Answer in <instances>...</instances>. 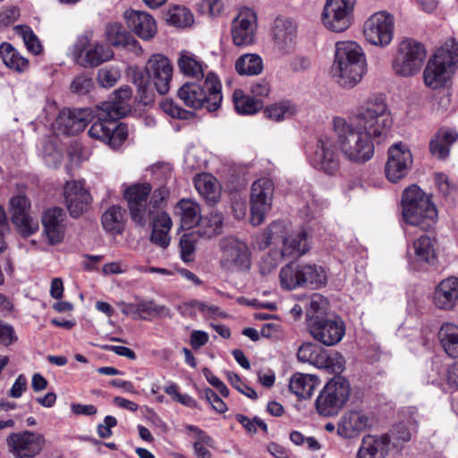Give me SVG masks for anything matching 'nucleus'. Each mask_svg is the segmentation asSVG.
Segmentation results:
<instances>
[{
    "label": "nucleus",
    "instance_id": "obj_1",
    "mask_svg": "<svg viewBox=\"0 0 458 458\" xmlns=\"http://www.w3.org/2000/svg\"><path fill=\"white\" fill-rule=\"evenodd\" d=\"M393 120L387 105L380 98L367 99L349 118L335 116L332 131L344 157L354 164L369 161L375 153V143L387 136Z\"/></svg>",
    "mask_w": 458,
    "mask_h": 458
},
{
    "label": "nucleus",
    "instance_id": "obj_2",
    "mask_svg": "<svg viewBox=\"0 0 458 458\" xmlns=\"http://www.w3.org/2000/svg\"><path fill=\"white\" fill-rule=\"evenodd\" d=\"M177 96L188 107L215 112L223 100L222 84L214 72H208L203 83L185 82L177 90Z\"/></svg>",
    "mask_w": 458,
    "mask_h": 458
},
{
    "label": "nucleus",
    "instance_id": "obj_3",
    "mask_svg": "<svg viewBox=\"0 0 458 458\" xmlns=\"http://www.w3.org/2000/svg\"><path fill=\"white\" fill-rule=\"evenodd\" d=\"M403 217L405 223L422 231L432 229L438 219L436 206L420 188L412 185L403 193Z\"/></svg>",
    "mask_w": 458,
    "mask_h": 458
},
{
    "label": "nucleus",
    "instance_id": "obj_4",
    "mask_svg": "<svg viewBox=\"0 0 458 458\" xmlns=\"http://www.w3.org/2000/svg\"><path fill=\"white\" fill-rule=\"evenodd\" d=\"M327 275L324 267L317 264L289 263L280 271V283L283 288L293 290L307 287L313 290L327 284Z\"/></svg>",
    "mask_w": 458,
    "mask_h": 458
},
{
    "label": "nucleus",
    "instance_id": "obj_5",
    "mask_svg": "<svg viewBox=\"0 0 458 458\" xmlns=\"http://www.w3.org/2000/svg\"><path fill=\"white\" fill-rule=\"evenodd\" d=\"M350 386L346 379L335 377L328 381L316 399V409L322 416L338 413L348 400Z\"/></svg>",
    "mask_w": 458,
    "mask_h": 458
},
{
    "label": "nucleus",
    "instance_id": "obj_6",
    "mask_svg": "<svg viewBox=\"0 0 458 458\" xmlns=\"http://www.w3.org/2000/svg\"><path fill=\"white\" fill-rule=\"evenodd\" d=\"M220 266L228 272H244L250 267V251L248 245L233 236L220 242Z\"/></svg>",
    "mask_w": 458,
    "mask_h": 458
},
{
    "label": "nucleus",
    "instance_id": "obj_7",
    "mask_svg": "<svg viewBox=\"0 0 458 458\" xmlns=\"http://www.w3.org/2000/svg\"><path fill=\"white\" fill-rule=\"evenodd\" d=\"M151 185L148 182L135 183L127 187L123 191L132 221L140 226H145L152 220L154 210L148 199L151 192Z\"/></svg>",
    "mask_w": 458,
    "mask_h": 458
},
{
    "label": "nucleus",
    "instance_id": "obj_8",
    "mask_svg": "<svg viewBox=\"0 0 458 458\" xmlns=\"http://www.w3.org/2000/svg\"><path fill=\"white\" fill-rule=\"evenodd\" d=\"M275 186L271 179L262 177L255 181L250 191V223L261 225L272 208Z\"/></svg>",
    "mask_w": 458,
    "mask_h": 458
},
{
    "label": "nucleus",
    "instance_id": "obj_9",
    "mask_svg": "<svg viewBox=\"0 0 458 458\" xmlns=\"http://www.w3.org/2000/svg\"><path fill=\"white\" fill-rule=\"evenodd\" d=\"M102 108L98 109V120L92 123L88 134L89 137L108 144L112 148H119L126 140L128 129L124 123L116 124L117 119L111 117L102 118Z\"/></svg>",
    "mask_w": 458,
    "mask_h": 458
},
{
    "label": "nucleus",
    "instance_id": "obj_10",
    "mask_svg": "<svg viewBox=\"0 0 458 458\" xmlns=\"http://www.w3.org/2000/svg\"><path fill=\"white\" fill-rule=\"evenodd\" d=\"M366 59H334L329 75L332 81L344 89H352L366 73Z\"/></svg>",
    "mask_w": 458,
    "mask_h": 458
},
{
    "label": "nucleus",
    "instance_id": "obj_11",
    "mask_svg": "<svg viewBox=\"0 0 458 458\" xmlns=\"http://www.w3.org/2000/svg\"><path fill=\"white\" fill-rule=\"evenodd\" d=\"M335 145V139L327 135L320 136L310 155V165L327 174H335L340 169V157Z\"/></svg>",
    "mask_w": 458,
    "mask_h": 458
},
{
    "label": "nucleus",
    "instance_id": "obj_12",
    "mask_svg": "<svg viewBox=\"0 0 458 458\" xmlns=\"http://www.w3.org/2000/svg\"><path fill=\"white\" fill-rule=\"evenodd\" d=\"M356 0H327L322 13V21L330 30L342 32L352 20Z\"/></svg>",
    "mask_w": 458,
    "mask_h": 458
},
{
    "label": "nucleus",
    "instance_id": "obj_13",
    "mask_svg": "<svg viewBox=\"0 0 458 458\" xmlns=\"http://www.w3.org/2000/svg\"><path fill=\"white\" fill-rule=\"evenodd\" d=\"M394 17L386 12L372 14L364 24V35L367 40L380 47L387 46L393 39Z\"/></svg>",
    "mask_w": 458,
    "mask_h": 458
},
{
    "label": "nucleus",
    "instance_id": "obj_14",
    "mask_svg": "<svg viewBox=\"0 0 458 458\" xmlns=\"http://www.w3.org/2000/svg\"><path fill=\"white\" fill-rule=\"evenodd\" d=\"M388 157L385 165L386 178L392 182H397L405 177L411 167L413 157L408 146L396 142L388 148Z\"/></svg>",
    "mask_w": 458,
    "mask_h": 458
},
{
    "label": "nucleus",
    "instance_id": "obj_15",
    "mask_svg": "<svg viewBox=\"0 0 458 458\" xmlns=\"http://www.w3.org/2000/svg\"><path fill=\"white\" fill-rule=\"evenodd\" d=\"M311 336L327 346L338 344L345 334V325L337 316L325 317L308 326Z\"/></svg>",
    "mask_w": 458,
    "mask_h": 458
},
{
    "label": "nucleus",
    "instance_id": "obj_16",
    "mask_svg": "<svg viewBox=\"0 0 458 458\" xmlns=\"http://www.w3.org/2000/svg\"><path fill=\"white\" fill-rule=\"evenodd\" d=\"M457 69L454 59H428L423 72L425 85L431 89L446 86Z\"/></svg>",
    "mask_w": 458,
    "mask_h": 458
},
{
    "label": "nucleus",
    "instance_id": "obj_17",
    "mask_svg": "<svg viewBox=\"0 0 458 458\" xmlns=\"http://www.w3.org/2000/svg\"><path fill=\"white\" fill-rule=\"evenodd\" d=\"M9 451L16 458H31L37 455L43 444L40 435L30 431L12 433L7 437Z\"/></svg>",
    "mask_w": 458,
    "mask_h": 458
},
{
    "label": "nucleus",
    "instance_id": "obj_18",
    "mask_svg": "<svg viewBox=\"0 0 458 458\" xmlns=\"http://www.w3.org/2000/svg\"><path fill=\"white\" fill-rule=\"evenodd\" d=\"M12 220L23 236H30L38 229V223L29 213L30 202L23 195L10 199Z\"/></svg>",
    "mask_w": 458,
    "mask_h": 458
},
{
    "label": "nucleus",
    "instance_id": "obj_19",
    "mask_svg": "<svg viewBox=\"0 0 458 458\" xmlns=\"http://www.w3.org/2000/svg\"><path fill=\"white\" fill-rule=\"evenodd\" d=\"M89 116V109H64L56 117L55 131L58 134L75 135L84 130Z\"/></svg>",
    "mask_w": 458,
    "mask_h": 458
},
{
    "label": "nucleus",
    "instance_id": "obj_20",
    "mask_svg": "<svg viewBox=\"0 0 458 458\" xmlns=\"http://www.w3.org/2000/svg\"><path fill=\"white\" fill-rule=\"evenodd\" d=\"M296 27L293 22L283 17L275 19L272 28L274 47L279 55H290L294 47Z\"/></svg>",
    "mask_w": 458,
    "mask_h": 458
},
{
    "label": "nucleus",
    "instance_id": "obj_21",
    "mask_svg": "<svg viewBox=\"0 0 458 458\" xmlns=\"http://www.w3.org/2000/svg\"><path fill=\"white\" fill-rule=\"evenodd\" d=\"M257 27V18L251 10L242 11L233 20L232 37L236 46H246L253 42Z\"/></svg>",
    "mask_w": 458,
    "mask_h": 458
},
{
    "label": "nucleus",
    "instance_id": "obj_22",
    "mask_svg": "<svg viewBox=\"0 0 458 458\" xmlns=\"http://www.w3.org/2000/svg\"><path fill=\"white\" fill-rule=\"evenodd\" d=\"M64 194L67 209L72 217H79L88 209L91 201L89 192L80 182H67Z\"/></svg>",
    "mask_w": 458,
    "mask_h": 458
},
{
    "label": "nucleus",
    "instance_id": "obj_23",
    "mask_svg": "<svg viewBox=\"0 0 458 458\" xmlns=\"http://www.w3.org/2000/svg\"><path fill=\"white\" fill-rule=\"evenodd\" d=\"M124 19L127 27L144 40L151 39L157 33L156 21L146 12L127 10L124 12Z\"/></svg>",
    "mask_w": 458,
    "mask_h": 458
},
{
    "label": "nucleus",
    "instance_id": "obj_24",
    "mask_svg": "<svg viewBox=\"0 0 458 458\" xmlns=\"http://www.w3.org/2000/svg\"><path fill=\"white\" fill-rule=\"evenodd\" d=\"M435 244L436 240L426 234L415 239L407 248L410 261L418 265L435 264L437 260Z\"/></svg>",
    "mask_w": 458,
    "mask_h": 458
},
{
    "label": "nucleus",
    "instance_id": "obj_25",
    "mask_svg": "<svg viewBox=\"0 0 458 458\" xmlns=\"http://www.w3.org/2000/svg\"><path fill=\"white\" fill-rule=\"evenodd\" d=\"M106 35L108 41L114 47L123 50L126 54L136 56L143 54L140 42L121 24L114 23L107 26Z\"/></svg>",
    "mask_w": 458,
    "mask_h": 458
},
{
    "label": "nucleus",
    "instance_id": "obj_26",
    "mask_svg": "<svg viewBox=\"0 0 458 458\" xmlns=\"http://www.w3.org/2000/svg\"><path fill=\"white\" fill-rule=\"evenodd\" d=\"M434 305L443 310H453L458 301V277L443 279L433 293Z\"/></svg>",
    "mask_w": 458,
    "mask_h": 458
},
{
    "label": "nucleus",
    "instance_id": "obj_27",
    "mask_svg": "<svg viewBox=\"0 0 458 458\" xmlns=\"http://www.w3.org/2000/svg\"><path fill=\"white\" fill-rule=\"evenodd\" d=\"M131 97V89L130 87H121L119 89L115 90L113 97L101 104V117L119 119L124 116L131 110V105L129 103Z\"/></svg>",
    "mask_w": 458,
    "mask_h": 458
},
{
    "label": "nucleus",
    "instance_id": "obj_28",
    "mask_svg": "<svg viewBox=\"0 0 458 458\" xmlns=\"http://www.w3.org/2000/svg\"><path fill=\"white\" fill-rule=\"evenodd\" d=\"M64 216L63 210L59 208H54L44 212L41 220L44 233L49 244L54 245L63 241L64 237Z\"/></svg>",
    "mask_w": 458,
    "mask_h": 458
},
{
    "label": "nucleus",
    "instance_id": "obj_29",
    "mask_svg": "<svg viewBox=\"0 0 458 458\" xmlns=\"http://www.w3.org/2000/svg\"><path fill=\"white\" fill-rule=\"evenodd\" d=\"M370 424V418L361 411L346 412L340 420L337 434L344 438L357 437Z\"/></svg>",
    "mask_w": 458,
    "mask_h": 458
},
{
    "label": "nucleus",
    "instance_id": "obj_30",
    "mask_svg": "<svg viewBox=\"0 0 458 458\" xmlns=\"http://www.w3.org/2000/svg\"><path fill=\"white\" fill-rule=\"evenodd\" d=\"M390 437L388 435L363 437L357 458H386L388 454Z\"/></svg>",
    "mask_w": 458,
    "mask_h": 458
},
{
    "label": "nucleus",
    "instance_id": "obj_31",
    "mask_svg": "<svg viewBox=\"0 0 458 458\" xmlns=\"http://www.w3.org/2000/svg\"><path fill=\"white\" fill-rule=\"evenodd\" d=\"M310 248L308 234L303 228H300L292 232L284 239L281 256L298 258L307 253Z\"/></svg>",
    "mask_w": 458,
    "mask_h": 458
},
{
    "label": "nucleus",
    "instance_id": "obj_32",
    "mask_svg": "<svg viewBox=\"0 0 458 458\" xmlns=\"http://www.w3.org/2000/svg\"><path fill=\"white\" fill-rule=\"evenodd\" d=\"M174 215L180 218L182 229H191L201 219L199 205L190 199H182L174 206Z\"/></svg>",
    "mask_w": 458,
    "mask_h": 458
},
{
    "label": "nucleus",
    "instance_id": "obj_33",
    "mask_svg": "<svg viewBox=\"0 0 458 458\" xmlns=\"http://www.w3.org/2000/svg\"><path fill=\"white\" fill-rule=\"evenodd\" d=\"M149 75L160 95H165L170 89L173 67L168 59H155L150 65Z\"/></svg>",
    "mask_w": 458,
    "mask_h": 458
},
{
    "label": "nucleus",
    "instance_id": "obj_34",
    "mask_svg": "<svg viewBox=\"0 0 458 458\" xmlns=\"http://www.w3.org/2000/svg\"><path fill=\"white\" fill-rule=\"evenodd\" d=\"M458 140V133L451 129H440L432 137L429 142L430 153L439 159L449 156L450 146Z\"/></svg>",
    "mask_w": 458,
    "mask_h": 458
},
{
    "label": "nucleus",
    "instance_id": "obj_35",
    "mask_svg": "<svg viewBox=\"0 0 458 458\" xmlns=\"http://www.w3.org/2000/svg\"><path fill=\"white\" fill-rule=\"evenodd\" d=\"M297 358L301 362H308L318 368L329 369L332 359L324 353L319 346L312 343H303L298 349Z\"/></svg>",
    "mask_w": 458,
    "mask_h": 458
},
{
    "label": "nucleus",
    "instance_id": "obj_36",
    "mask_svg": "<svg viewBox=\"0 0 458 458\" xmlns=\"http://www.w3.org/2000/svg\"><path fill=\"white\" fill-rule=\"evenodd\" d=\"M403 420L396 424L392 433L395 439L408 442L411 437V431H415L418 425V410L415 407H408L402 411Z\"/></svg>",
    "mask_w": 458,
    "mask_h": 458
},
{
    "label": "nucleus",
    "instance_id": "obj_37",
    "mask_svg": "<svg viewBox=\"0 0 458 458\" xmlns=\"http://www.w3.org/2000/svg\"><path fill=\"white\" fill-rule=\"evenodd\" d=\"M73 57H114V54L108 48L99 43H92L87 35L77 38L73 47Z\"/></svg>",
    "mask_w": 458,
    "mask_h": 458
},
{
    "label": "nucleus",
    "instance_id": "obj_38",
    "mask_svg": "<svg viewBox=\"0 0 458 458\" xmlns=\"http://www.w3.org/2000/svg\"><path fill=\"white\" fill-rule=\"evenodd\" d=\"M319 385L317 377L297 373L294 374L289 383V389L300 399H309L312 396L316 387Z\"/></svg>",
    "mask_w": 458,
    "mask_h": 458
},
{
    "label": "nucleus",
    "instance_id": "obj_39",
    "mask_svg": "<svg viewBox=\"0 0 458 458\" xmlns=\"http://www.w3.org/2000/svg\"><path fill=\"white\" fill-rule=\"evenodd\" d=\"M153 219L150 241L154 244L165 249L170 243L169 232L172 227L171 217L166 213L157 214Z\"/></svg>",
    "mask_w": 458,
    "mask_h": 458
},
{
    "label": "nucleus",
    "instance_id": "obj_40",
    "mask_svg": "<svg viewBox=\"0 0 458 458\" xmlns=\"http://www.w3.org/2000/svg\"><path fill=\"white\" fill-rule=\"evenodd\" d=\"M233 103L235 111L242 115H252L263 108L261 99L246 94L242 89H237L233 94Z\"/></svg>",
    "mask_w": 458,
    "mask_h": 458
},
{
    "label": "nucleus",
    "instance_id": "obj_41",
    "mask_svg": "<svg viewBox=\"0 0 458 458\" xmlns=\"http://www.w3.org/2000/svg\"><path fill=\"white\" fill-rule=\"evenodd\" d=\"M195 188L198 192L208 202L216 203L220 197L218 182L210 174H198L194 178Z\"/></svg>",
    "mask_w": 458,
    "mask_h": 458
},
{
    "label": "nucleus",
    "instance_id": "obj_42",
    "mask_svg": "<svg viewBox=\"0 0 458 458\" xmlns=\"http://www.w3.org/2000/svg\"><path fill=\"white\" fill-rule=\"evenodd\" d=\"M438 337L445 352L453 358H458V326L444 323L438 332Z\"/></svg>",
    "mask_w": 458,
    "mask_h": 458
},
{
    "label": "nucleus",
    "instance_id": "obj_43",
    "mask_svg": "<svg viewBox=\"0 0 458 458\" xmlns=\"http://www.w3.org/2000/svg\"><path fill=\"white\" fill-rule=\"evenodd\" d=\"M131 308L133 313L138 314L143 319H147L146 315L168 318H171L173 316L168 307L158 305L153 300L140 301L136 304L131 305Z\"/></svg>",
    "mask_w": 458,
    "mask_h": 458
},
{
    "label": "nucleus",
    "instance_id": "obj_44",
    "mask_svg": "<svg viewBox=\"0 0 458 458\" xmlns=\"http://www.w3.org/2000/svg\"><path fill=\"white\" fill-rule=\"evenodd\" d=\"M199 234L202 237L212 238L222 233L223 216L221 213L213 211L205 216H201L199 223Z\"/></svg>",
    "mask_w": 458,
    "mask_h": 458
},
{
    "label": "nucleus",
    "instance_id": "obj_45",
    "mask_svg": "<svg viewBox=\"0 0 458 458\" xmlns=\"http://www.w3.org/2000/svg\"><path fill=\"white\" fill-rule=\"evenodd\" d=\"M164 17L169 25L177 28L191 27L194 22L191 12L188 8L181 5L170 7L164 14Z\"/></svg>",
    "mask_w": 458,
    "mask_h": 458
},
{
    "label": "nucleus",
    "instance_id": "obj_46",
    "mask_svg": "<svg viewBox=\"0 0 458 458\" xmlns=\"http://www.w3.org/2000/svg\"><path fill=\"white\" fill-rule=\"evenodd\" d=\"M297 112L296 106L289 101L283 100L265 107V116L275 122H281L293 117Z\"/></svg>",
    "mask_w": 458,
    "mask_h": 458
},
{
    "label": "nucleus",
    "instance_id": "obj_47",
    "mask_svg": "<svg viewBox=\"0 0 458 458\" xmlns=\"http://www.w3.org/2000/svg\"><path fill=\"white\" fill-rule=\"evenodd\" d=\"M327 307L328 301L324 296L319 293L312 294L306 307L307 326L325 317H328L327 314Z\"/></svg>",
    "mask_w": 458,
    "mask_h": 458
},
{
    "label": "nucleus",
    "instance_id": "obj_48",
    "mask_svg": "<svg viewBox=\"0 0 458 458\" xmlns=\"http://www.w3.org/2000/svg\"><path fill=\"white\" fill-rule=\"evenodd\" d=\"M124 210L118 206H112L102 216V225L106 231L119 234L123 230Z\"/></svg>",
    "mask_w": 458,
    "mask_h": 458
},
{
    "label": "nucleus",
    "instance_id": "obj_49",
    "mask_svg": "<svg viewBox=\"0 0 458 458\" xmlns=\"http://www.w3.org/2000/svg\"><path fill=\"white\" fill-rule=\"evenodd\" d=\"M397 53L402 57H426L425 46L412 38H404L398 44Z\"/></svg>",
    "mask_w": 458,
    "mask_h": 458
},
{
    "label": "nucleus",
    "instance_id": "obj_50",
    "mask_svg": "<svg viewBox=\"0 0 458 458\" xmlns=\"http://www.w3.org/2000/svg\"><path fill=\"white\" fill-rule=\"evenodd\" d=\"M179 69L182 73L191 79H203L208 65L199 59H178Z\"/></svg>",
    "mask_w": 458,
    "mask_h": 458
},
{
    "label": "nucleus",
    "instance_id": "obj_51",
    "mask_svg": "<svg viewBox=\"0 0 458 458\" xmlns=\"http://www.w3.org/2000/svg\"><path fill=\"white\" fill-rule=\"evenodd\" d=\"M422 59H394L392 67L395 74L402 77H411L421 70Z\"/></svg>",
    "mask_w": 458,
    "mask_h": 458
},
{
    "label": "nucleus",
    "instance_id": "obj_52",
    "mask_svg": "<svg viewBox=\"0 0 458 458\" xmlns=\"http://www.w3.org/2000/svg\"><path fill=\"white\" fill-rule=\"evenodd\" d=\"M183 308L185 309V310H189L190 315H195V313L191 311V309L198 310L207 318H225L227 316L224 311H222L219 309V307L216 305H209L196 300L185 302L183 304Z\"/></svg>",
    "mask_w": 458,
    "mask_h": 458
},
{
    "label": "nucleus",
    "instance_id": "obj_53",
    "mask_svg": "<svg viewBox=\"0 0 458 458\" xmlns=\"http://www.w3.org/2000/svg\"><path fill=\"white\" fill-rule=\"evenodd\" d=\"M197 238L195 233H184L181 237L179 246L183 262L188 263L194 260Z\"/></svg>",
    "mask_w": 458,
    "mask_h": 458
},
{
    "label": "nucleus",
    "instance_id": "obj_54",
    "mask_svg": "<svg viewBox=\"0 0 458 458\" xmlns=\"http://www.w3.org/2000/svg\"><path fill=\"white\" fill-rule=\"evenodd\" d=\"M263 69L262 59H237L235 62V70L241 75H259L262 72Z\"/></svg>",
    "mask_w": 458,
    "mask_h": 458
},
{
    "label": "nucleus",
    "instance_id": "obj_55",
    "mask_svg": "<svg viewBox=\"0 0 458 458\" xmlns=\"http://www.w3.org/2000/svg\"><path fill=\"white\" fill-rule=\"evenodd\" d=\"M127 77L130 81L133 82L134 85L137 86L138 90L141 94L146 93V89L148 88L150 75L149 71H145L140 67L133 66L129 67L127 69Z\"/></svg>",
    "mask_w": 458,
    "mask_h": 458
},
{
    "label": "nucleus",
    "instance_id": "obj_56",
    "mask_svg": "<svg viewBox=\"0 0 458 458\" xmlns=\"http://www.w3.org/2000/svg\"><path fill=\"white\" fill-rule=\"evenodd\" d=\"M361 47L355 41H339L335 44V57H364Z\"/></svg>",
    "mask_w": 458,
    "mask_h": 458
},
{
    "label": "nucleus",
    "instance_id": "obj_57",
    "mask_svg": "<svg viewBox=\"0 0 458 458\" xmlns=\"http://www.w3.org/2000/svg\"><path fill=\"white\" fill-rule=\"evenodd\" d=\"M194 454L197 458H212L210 448L216 447L215 440L208 435L194 440L192 443Z\"/></svg>",
    "mask_w": 458,
    "mask_h": 458
},
{
    "label": "nucleus",
    "instance_id": "obj_58",
    "mask_svg": "<svg viewBox=\"0 0 458 458\" xmlns=\"http://www.w3.org/2000/svg\"><path fill=\"white\" fill-rule=\"evenodd\" d=\"M431 57H458V41L451 37L440 42Z\"/></svg>",
    "mask_w": 458,
    "mask_h": 458
},
{
    "label": "nucleus",
    "instance_id": "obj_59",
    "mask_svg": "<svg viewBox=\"0 0 458 458\" xmlns=\"http://www.w3.org/2000/svg\"><path fill=\"white\" fill-rule=\"evenodd\" d=\"M17 30L21 34L24 44L30 54L33 55H39L41 53L42 47L33 31L27 26H19L17 27Z\"/></svg>",
    "mask_w": 458,
    "mask_h": 458
},
{
    "label": "nucleus",
    "instance_id": "obj_60",
    "mask_svg": "<svg viewBox=\"0 0 458 458\" xmlns=\"http://www.w3.org/2000/svg\"><path fill=\"white\" fill-rule=\"evenodd\" d=\"M121 74L119 69L110 66L102 67L98 72V81L104 88H111L115 85Z\"/></svg>",
    "mask_w": 458,
    "mask_h": 458
},
{
    "label": "nucleus",
    "instance_id": "obj_61",
    "mask_svg": "<svg viewBox=\"0 0 458 458\" xmlns=\"http://www.w3.org/2000/svg\"><path fill=\"white\" fill-rule=\"evenodd\" d=\"M434 178L438 191L443 195V197L445 199H454L456 193V186L452 182L448 176L444 174H436Z\"/></svg>",
    "mask_w": 458,
    "mask_h": 458
},
{
    "label": "nucleus",
    "instance_id": "obj_62",
    "mask_svg": "<svg viewBox=\"0 0 458 458\" xmlns=\"http://www.w3.org/2000/svg\"><path fill=\"white\" fill-rule=\"evenodd\" d=\"M227 379L230 384L242 394L253 400L258 398L256 391L244 384L237 374L233 372H227Z\"/></svg>",
    "mask_w": 458,
    "mask_h": 458
},
{
    "label": "nucleus",
    "instance_id": "obj_63",
    "mask_svg": "<svg viewBox=\"0 0 458 458\" xmlns=\"http://www.w3.org/2000/svg\"><path fill=\"white\" fill-rule=\"evenodd\" d=\"M236 420L239 423H241L244 428L250 434H255L257 432V427L260 428L262 431H267V426L261 419L255 417L253 420H250L245 415L237 414Z\"/></svg>",
    "mask_w": 458,
    "mask_h": 458
},
{
    "label": "nucleus",
    "instance_id": "obj_64",
    "mask_svg": "<svg viewBox=\"0 0 458 458\" xmlns=\"http://www.w3.org/2000/svg\"><path fill=\"white\" fill-rule=\"evenodd\" d=\"M202 397L217 412L223 413L227 411V406L224 401L210 388H207L202 393Z\"/></svg>",
    "mask_w": 458,
    "mask_h": 458
}]
</instances>
